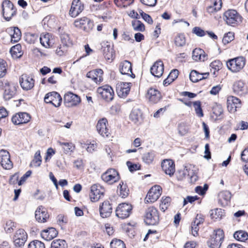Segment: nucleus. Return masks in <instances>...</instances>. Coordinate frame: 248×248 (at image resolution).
<instances>
[{"label":"nucleus","mask_w":248,"mask_h":248,"mask_svg":"<svg viewBox=\"0 0 248 248\" xmlns=\"http://www.w3.org/2000/svg\"><path fill=\"white\" fill-rule=\"evenodd\" d=\"M101 45L102 51L105 58L108 61H112L115 57V52L113 48L107 42H103Z\"/></svg>","instance_id":"obj_22"},{"label":"nucleus","mask_w":248,"mask_h":248,"mask_svg":"<svg viewBox=\"0 0 248 248\" xmlns=\"http://www.w3.org/2000/svg\"><path fill=\"white\" fill-rule=\"evenodd\" d=\"M231 193L229 191H224L220 193L219 195V202L223 206H225L228 204L229 202L231 199Z\"/></svg>","instance_id":"obj_36"},{"label":"nucleus","mask_w":248,"mask_h":248,"mask_svg":"<svg viewBox=\"0 0 248 248\" xmlns=\"http://www.w3.org/2000/svg\"><path fill=\"white\" fill-rule=\"evenodd\" d=\"M44 101L46 103H50L55 107H58L61 105L62 98L57 92H52L46 94Z\"/></svg>","instance_id":"obj_11"},{"label":"nucleus","mask_w":248,"mask_h":248,"mask_svg":"<svg viewBox=\"0 0 248 248\" xmlns=\"http://www.w3.org/2000/svg\"><path fill=\"white\" fill-rule=\"evenodd\" d=\"M111 248H126L125 244L120 239H113L110 243Z\"/></svg>","instance_id":"obj_49"},{"label":"nucleus","mask_w":248,"mask_h":248,"mask_svg":"<svg viewBox=\"0 0 248 248\" xmlns=\"http://www.w3.org/2000/svg\"><path fill=\"white\" fill-rule=\"evenodd\" d=\"M234 39V34L232 32H229L225 34L222 39V42L225 45L229 43Z\"/></svg>","instance_id":"obj_61"},{"label":"nucleus","mask_w":248,"mask_h":248,"mask_svg":"<svg viewBox=\"0 0 248 248\" xmlns=\"http://www.w3.org/2000/svg\"><path fill=\"white\" fill-rule=\"evenodd\" d=\"M77 28L83 29L86 31H89L93 27V22L86 17H83L80 19H77L74 23Z\"/></svg>","instance_id":"obj_8"},{"label":"nucleus","mask_w":248,"mask_h":248,"mask_svg":"<svg viewBox=\"0 0 248 248\" xmlns=\"http://www.w3.org/2000/svg\"><path fill=\"white\" fill-rule=\"evenodd\" d=\"M58 143L62 147L64 153L66 154H71L75 149V146L72 142L58 141Z\"/></svg>","instance_id":"obj_37"},{"label":"nucleus","mask_w":248,"mask_h":248,"mask_svg":"<svg viewBox=\"0 0 248 248\" xmlns=\"http://www.w3.org/2000/svg\"><path fill=\"white\" fill-rule=\"evenodd\" d=\"M221 0H210V5L207 7L206 11L210 15H213L219 11L222 7Z\"/></svg>","instance_id":"obj_29"},{"label":"nucleus","mask_w":248,"mask_h":248,"mask_svg":"<svg viewBox=\"0 0 248 248\" xmlns=\"http://www.w3.org/2000/svg\"><path fill=\"white\" fill-rule=\"evenodd\" d=\"M28 235L23 229L17 230L14 236V242L16 246L20 247L23 246L27 241Z\"/></svg>","instance_id":"obj_13"},{"label":"nucleus","mask_w":248,"mask_h":248,"mask_svg":"<svg viewBox=\"0 0 248 248\" xmlns=\"http://www.w3.org/2000/svg\"><path fill=\"white\" fill-rule=\"evenodd\" d=\"M0 88L4 90L3 97L5 100H9L15 94L16 87L5 81L0 82Z\"/></svg>","instance_id":"obj_9"},{"label":"nucleus","mask_w":248,"mask_h":248,"mask_svg":"<svg viewBox=\"0 0 248 248\" xmlns=\"http://www.w3.org/2000/svg\"><path fill=\"white\" fill-rule=\"evenodd\" d=\"M112 207L108 201L104 202L100 205L99 211L101 217L106 218L109 217L112 213Z\"/></svg>","instance_id":"obj_27"},{"label":"nucleus","mask_w":248,"mask_h":248,"mask_svg":"<svg viewBox=\"0 0 248 248\" xmlns=\"http://www.w3.org/2000/svg\"><path fill=\"white\" fill-rule=\"evenodd\" d=\"M208 186L207 184H204L203 187L201 186H197L195 187V192L201 195H203L205 193L206 191L208 189Z\"/></svg>","instance_id":"obj_62"},{"label":"nucleus","mask_w":248,"mask_h":248,"mask_svg":"<svg viewBox=\"0 0 248 248\" xmlns=\"http://www.w3.org/2000/svg\"><path fill=\"white\" fill-rule=\"evenodd\" d=\"M211 237L222 243L224 237L223 230L219 229L215 230Z\"/></svg>","instance_id":"obj_46"},{"label":"nucleus","mask_w":248,"mask_h":248,"mask_svg":"<svg viewBox=\"0 0 248 248\" xmlns=\"http://www.w3.org/2000/svg\"><path fill=\"white\" fill-rule=\"evenodd\" d=\"M21 87L24 90L31 89L34 85V80L26 75H22L19 79Z\"/></svg>","instance_id":"obj_18"},{"label":"nucleus","mask_w":248,"mask_h":248,"mask_svg":"<svg viewBox=\"0 0 248 248\" xmlns=\"http://www.w3.org/2000/svg\"><path fill=\"white\" fill-rule=\"evenodd\" d=\"M103 71L101 69L91 71L87 73L86 77L92 79L94 82L99 84L103 80Z\"/></svg>","instance_id":"obj_25"},{"label":"nucleus","mask_w":248,"mask_h":248,"mask_svg":"<svg viewBox=\"0 0 248 248\" xmlns=\"http://www.w3.org/2000/svg\"><path fill=\"white\" fill-rule=\"evenodd\" d=\"M193 106L195 108V111L197 115L199 117H202L203 116V113L201 108V102L200 101L194 102Z\"/></svg>","instance_id":"obj_52"},{"label":"nucleus","mask_w":248,"mask_h":248,"mask_svg":"<svg viewBox=\"0 0 248 248\" xmlns=\"http://www.w3.org/2000/svg\"><path fill=\"white\" fill-rule=\"evenodd\" d=\"M161 97V94L157 90L151 88L148 90L146 97L150 102L156 103L160 100Z\"/></svg>","instance_id":"obj_30"},{"label":"nucleus","mask_w":248,"mask_h":248,"mask_svg":"<svg viewBox=\"0 0 248 248\" xmlns=\"http://www.w3.org/2000/svg\"><path fill=\"white\" fill-rule=\"evenodd\" d=\"M118 188H119V195L123 198L126 197L129 194V189L126 184H124L122 182V184H120Z\"/></svg>","instance_id":"obj_47"},{"label":"nucleus","mask_w":248,"mask_h":248,"mask_svg":"<svg viewBox=\"0 0 248 248\" xmlns=\"http://www.w3.org/2000/svg\"><path fill=\"white\" fill-rule=\"evenodd\" d=\"M130 120L135 124L137 123L141 120V113L138 109H133L130 114Z\"/></svg>","instance_id":"obj_40"},{"label":"nucleus","mask_w":248,"mask_h":248,"mask_svg":"<svg viewBox=\"0 0 248 248\" xmlns=\"http://www.w3.org/2000/svg\"><path fill=\"white\" fill-rule=\"evenodd\" d=\"M188 175L189 176L190 181L191 183H195L198 178V177L195 172H194L193 170L190 171V168L188 169Z\"/></svg>","instance_id":"obj_64"},{"label":"nucleus","mask_w":248,"mask_h":248,"mask_svg":"<svg viewBox=\"0 0 248 248\" xmlns=\"http://www.w3.org/2000/svg\"><path fill=\"white\" fill-rule=\"evenodd\" d=\"M80 97L77 94L69 92L64 96V103L67 107H72L78 105L80 102Z\"/></svg>","instance_id":"obj_12"},{"label":"nucleus","mask_w":248,"mask_h":248,"mask_svg":"<svg viewBox=\"0 0 248 248\" xmlns=\"http://www.w3.org/2000/svg\"><path fill=\"white\" fill-rule=\"evenodd\" d=\"M25 40L29 44H33L37 39L38 36L35 34L28 33L25 36Z\"/></svg>","instance_id":"obj_58"},{"label":"nucleus","mask_w":248,"mask_h":248,"mask_svg":"<svg viewBox=\"0 0 248 248\" xmlns=\"http://www.w3.org/2000/svg\"><path fill=\"white\" fill-rule=\"evenodd\" d=\"M210 217L215 220H220L224 216V211L221 209H215L210 211Z\"/></svg>","instance_id":"obj_39"},{"label":"nucleus","mask_w":248,"mask_h":248,"mask_svg":"<svg viewBox=\"0 0 248 248\" xmlns=\"http://www.w3.org/2000/svg\"><path fill=\"white\" fill-rule=\"evenodd\" d=\"M204 220V216L201 214H198L193 222V223L194 224V225L199 226L200 224L202 223Z\"/></svg>","instance_id":"obj_63"},{"label":"nucleus","mask_w":248,"mask_h":248,"mask_svg":"<svg viewBox=\"0 0 248 248\" xmlns=\"http://www.w3.org/2000/svg\"><path fill=\"white\" fill-rule=\"evenodd\" d=\"M108 121L106 118H102L98 121L96 128L99 134L104 137H108L109 134V129L107 127Z\"/></svg>","instance_id":"obj_20"},{"label":"nucleus","mask_w":248,"mask_h":248,"mask_svg":"<svg viewBox=\"0 0 248 248\" xmlns=\"http://www.w3.org/2000/svg\"><path fill=\"white\" fill-rule=\"evenodd\" d=\"M206 55L204 51L200 48H195L192 52V59L196 61L204 62L206 59Z\"/></svg>","instance_id":"obj_34"},{"label":"nucleus","mask_w":248,"mask_h":248,"mask_svg":"<svg viewBox=\"0 0 248 248\" xmlns=\"http://www.w3.org/2000/svg\"><path fill=\"white\" fill-rule=\"evenodd\" d=\"M101 178L108 184H112L119 180L120 176L115 170L109 169L102 175Z\"/></svg>","instance_id":"obj_7"},{"label":"nucleus","mask_w":248,"mask_h":248,"mask_svg":"<svg viewBox=\"0 0 248 248\" xmlns=\"http://www.w3.org/2000/svg\"><path fill=\"white\" fill-rule=\"evenodd\" d=\"M35 218L39 222L44 223L49 218V215L46 208L42 206H39L35 211Z\"/></svg>","instance_id":"obj_21"},{"label":"nucleus","mask_w":248,"mask_h":248,"mask_svg":"<svg viewBox=\"0 0 248 248\" xmlns=\"http://www.w3.org/2000/svg\"><path fill=\"white\" fill-rule=\"evenodd\" d=\"M84 9V5L80 0H73L69 11V15L73 17L77 16Z\"/></svg>","instance_id":"obj_17"},{"label":"nucleus","mask_w":248,"mask_h":248,"mask_svg":"<svg viewBox=\"0 0 248 248\" xmlns=\"http://www.w3.org/2000/svg\"><path fill=\"white\" fill-rule=\"evenodd\" d=\"M31 119L30 115L26 112H19L16 114L12 118V121L15 124L27 123Z\"/></svg>","instance_id":"obj_19"},{"label":"nucleus","mask_w":248,"mask_h":248,"mask_svg":"<svg viewBox=\"0 0 248 248\" xmlns=\"http://www.w3.org/2000/svg\"><path fill=\"white\" fill-rule=\"evenodd\" d=\"M204 77L201 73H199L196 70H192L189 75L190 80L193 82H197L200 80L205 79Z\"/></svg>","instance_id":"obj_43"},{"label":"nucleus","mask_w":248,"mask_h":248,"mask_svg":"<svg viewBox=\"0 0 248 248\" xmlns=\"http://www.w3.org/2000/svg\"><path fill=\"white\" fill-rule=\"evenodd\" d=\"M150 72L152 75L157 78H160L164 72V64L163 62L159 60L155 62L150 68Z\"/></svg>","instance_id":"obj_24"},{"label":"nucleus","mask_w":248,"mask_h":248,"mask_svg":"<svg viewBox=\"0 0 248 248\" xmlns=\"http://www.w3.org/2000/svg\"><path fill=\"white\" fill-rule=\"evenodd\" d=\"M134 1V0H115L116 5L119 7H127L130 5Z\"/></svg>","instance_id":"obj_57"},{"label":"nucleus","mask_w":248,"mask_h":248,"mask_svg":"<svg viewBox=\"0 0 248 248\" xmlns=\"http://www.w3.org/2000/svg\"><path fill=\"white\" fill-rule=\"evenodd\" d=\"M162 188L158 185L152 186L145 199L146 203L154 202L156 201L161 194Z\"/></svg>","instance_id":"obj_6"},{"label":"nucleus","mask_w":248,"mask_h":248,"mask_svg":"<svg viewBox=\"0 0 248 248\" xmlns=\"http://www.w3.org/2000/svg\"><path fill=\"white\" fill-rule=\"evenodd\" d=\"M132 206L127 203L119 204L115 210L116 216L121 219L128 217L131 213Z\"/></svg>","instance_id":"obj_5"},{"label":"nucleus","mask_w":248,"mask_h":248,"mask_svg":"<svg viewBox=\"0 0 248 248\" xmlns=\"http://www.w3.org/2000/svg\"><path fill=\"white\" fill-rule=\"evenodd\" d=\"M42 159L40 155V151L38 150L35 154L34 159L32 162V163L34 166L36 167H39L41 163Z\"/></svg>","instance_id":"obj_56"},{"label":"nucleus","mask_w":248,"mask_h":248,"mask_svg":"<svg viewBox=\"0 0 248 248\" xmlns=\"http://www.w3.org/2000/svg\"><path fill=\"white\" fill-rule=\"evenodd\" d=\"M9 31L11 33V42L16 43L20 39L21 32L17 27H11L9 29Z\"/></svg>","instance_id":"obj_35"},{"label":"nucleus","mask_w":248,"mask_h":248,"mask_svg":"<svg viewBox=\"0 0 248 248\" xmlns=\"http://www.w3.org/2000/svg\"><path fill=\"white\" fill-rule=\"evenodd\" d=\"M227 107L229 111L234 112L241 107V101L238 98L230 96L227 99Z\"/></svg>","instance_id":"obj_28"},{"label":"nucleus","mask_w":248,"mask_h":248,"mask_svg":"<svg viewBox=\"0 0 248 248\" xmlns=\"http://www.w3.org/2000/svg\"><path fill=\"white\" fill-rule=\"evenodd\" d=\"M67 244L65 240L56 239L53 240L51 244V248H66Z\"/></svg>","instance_id":"obj_45"},{"label":"nucleus","mask_w":248,"mask_h":248,"mask_svg":"<svg viewBox=\"0 0 248 248\" xmlns=\"http://www.w3.org/2000/svg\"><path fill=\"white\" fill-rule=\"evenodd\" d=\"M10 52L13 57L19 58L22 55L21 46L20 44H17L11 47Z\"/></svg>","instance_id":"obj_42"},{"label":"nucleus","mask_w":248,"mask_h":248,"mask_svg":"<svg viewBox=\"0 0 248 248\" xmlns=\"http://www.w3.org/2000/svg\"><path fill=\"white\" fill-rule=\"evenodd\" d=\"M221 243V242H218V240L211 237L207 241V245L210 248H220Z\"/></svg>","instance_id":"obj_53"},{"label":"nucleus","mask_w":248,"mask_h":248,"mask_svg":"<svg viewBox=\"0 0 248 248\" xmlns=\"http://www.w3.org/2000/svg\"><path fill=\"white\" fill-rule=\"evenodd\" d=\"M28 248H45V245L39 240H34L28 245Z\"/></svg>","instance_id":"obj_60"},{"label":"nucleus","mask_w":248,"mask_h":248,"mask_svg":"<svg viewBox=\"0 0 248 248\" xmlns=\"http://www.w3.org/2000/svg\"><path fill=\"white\" fill-rule=\"evenodd\" d=\"M7 72V64L6 62L0 59V78H3Z\"/></svg>","instance_id":"obj_54"},{"label":"nucleus","mask_w":248,"mask_h":248,"mask_svg":"<svg viewBox=\"0 0 248 248\" xmlns=\"http://www.w3.org/2000/svg\"><path fill=\"white\" fill-rule=\"evenodd\" d=\"M222 66V63L219 60H215L210 63L211 72L213 73L214 76H216V72L221 68Z\"/></svg>","instance_id":"obj_41"},{"label":"nucleus","mask_w":248,"mask_h":248,"mask_svg":"<svg viewBox=\"0 0 248 248\" xmlns=\"http://www.w3.org/2000/svg\"><path fill=\"white\" fill-rule=\"evenodd\" d=\"M104 189L100 186L93 185L91 187L90 197L92 202L98 201L103 196Z\"/></svg>","instance_id":"obj_16"},{"label":"nucleus","mask_w":248,"mask_h":248,"mask_svg":"<svg viewBox=\"0 0 248 248\" xmlns=\"http://www.w3.org/2000/svg\"><path fill=\"white\" fill-rule=\"evenodd\" d=\"M41 234L44 240L50 241L56 237L58 232L55 228L51 227L42 231Z\"/></svg>","instance_id":"obj_32"},{"label":"nucleus","mask_w":248,"mask_h":248,"mask_svg":"<svg viewBox=\"0 0 248 248\" xmlns=\"http://www.w3.org/2000/svg\"><path fill=\"white\" fill-rule=\"evenodd\" d=\"M159 220L158 210L154 207H148L145 211V222L149 225L157 224Z\"/></svg>","instance_id":"obj_2"},{"label":"nucleus","mask_w":248,"mask_h":248,"mask_svg":"<svg viewBox=\"0 0 248 248\" xmlns=\"http://www.w3.org/2000/svg\"><path fill=\"white\" fill-rule=\"evenodd\" d=\"M16 227L15 223L10 220L6 222L4 229L7 233H11Z\"/></svg>","instance_id":"obj_59"},{"label":"nucleus","mask_w":248,"mask_h":248,"mask_svg":"<svg viewBox=\"0 0 248 248\" xmlns=\"http://www.w3.org/2000/svg\"><path fill=\"white\" fill-rule=\"evenodd\" d=\"M40 41L41 45L45 48L51 47L54 44L52 36L48 33H43L40 37Z\"/></svg>","instance_id":"obj_31"},{"label":"nucleus","mask_w":248,"mask_h":248,"mask_svg":"<svg viewBox=\"0 0 248 248\" xmlns=\"http://www.w3.org/2000/svg\"><path fill=\"white\" fill-rule=\"evenodd\" d=\"M233 90L236 94L243 95L246 92V87L243 81H237L233 84Z\"/></svg>","instance_id":"obj_33"},{"label":"nucleus","mask_w":248,"mask_h":248,"mask_svg":"<svg viewBox=\"0 0 248 248\" xmlns=\"http://www.w3.org/2000/svg\"><path fill=\"white\" fill-rule=\"evenodd\" d=\"M175 43L178 46H182L186 44V39L184 34H179L175 38Z\"/></svg>","instance_id":"obj_51"},{"label":"nucleus","mask_w":248,"mask_h":248,"mask_svg":"<svg viewBox=\"0 0 248 248\" xmlns=\"http://www.w3.org/2000/svg\"><path fill=\"white\" fill-rule=\"evenodd\" d=\"M179 74V71L177 69H173L170 73L167 78L164 81L163 84L164 85H168L171 82L173 81L177 77Z\"/></svg>","instance_id":"obj_38"},{"label":"nucleus","mask_w":248,"mask_h":248,"mask_svg":"<svg viewBox=\"0 0 248 248\" xmlns=\"http://www.w3.org/2000/svg\"><path fill=\"white\" fill-rule=\"evenodd\" d=\"M162 170L166 174L171 176L175 172L174 162L170 159L164 160L161 163Z\"/></svg>","instance_id":"obj_26"},{"label":"nucleus","mask_w":248,"mask_h":248,"mask_svg":"<svg viewBox=\"0 0 248 248\" xmlns=\"http://www.w3.org/2000/svg\"><path fill=\"white\" fill-rule=\"evenodd\" d=\"M132 26L135 31H143L145 30L144 24L139 20H134L132 21Z\"/></svg>","instance_id":"obj_48"},{"label":"nucleus","mask_w":248,"mask_h":248,"mask_svg":"<svg viewBox=\"0 0 248 248\" xmlns=\"http://www.w3.org/2000/svg\"><path fill=\"white\" fill-rule=\"evenodd\" d=\"M223 19L226 23L231 26H234L241 21V17L237 12L233 9H229L223 14Z\"/></svg>","instance_id":"obj_3"},{"label":"nucleus","mask_w":248,"mask_h":248,"mask_svg":"<svg viewBox=\"0 0 248 248\" xmlns=\"http://www.w3.org/2000/svg\"><path fill=\"white\" fill-rule=\"evenodd\" d=\"M97 92L98 94H100L102 98L106 101L109 102L113 99V90L110 86L108 85L99 87Z\"/></svg>","instance_id":"obj_10"},{"label":"nucleus","mask_w":248,"mask_h":248,"mask_svg":"<svg viewBox=\"0 0 248 248\" xmlns=\"http://www.w3.org/2000/svg\"><path fill=\"white\" fill-rule=\"evenodd\" d=\"M0 164L5 170H10L13 167L9 152L6 150L0 151Z\"/></svg>","instance_id":"obj_14"},{"label":"nucleus","mask_w":248,"mask_h":248,"mask_svg":"<svg viewBox=\"0 0 248 248\" xmlns=\"http://www.w3.org/2000/svg\"><path fill=\"white\" fill-rule=\"evenodd\" d=\"M233 236L236 240L242 242H244L248 239V233L243 231H239L235 232Z\"/></svg>","instance_id":"obj_44"},{"label":"nucleus","mask_w":248,"mask_h":248,"mask_svg":"<svg viewBox=\"0 0 248 248\" xmlns=\"http://www.w3.org/2000/svg\"><path fill=\"white\" fill-rule=\"evenodd\" d=\"M131 83L130 82H119L116 85V92L118 96L124 98L129 93Z\"/></svg>","instance_id":"obj_15"},{"label":"nucleus","mask_w":248,"mask_h":248,"mask_svg":"<svg viewBox=\"0 0 248 248\" xmlns=\"http://www.w3.org/2000/svg\"><path fill=\"white\" fill-rule=\"evenodd\" d=\"M62 43L63 45L67 46L72 44V41L70 40L69 35L67 33H64L61 36Z\"/></svg>","instance_id":"obj_55"},{"label":"nucleus","mask_w":248,"mask_h":248,"mask_svg":"<svg viewBox=\"0 0 248 248\" xmlns=\"http://www.w3.org/2000/svg\"><path fill=\"white\" fill-rule=\"evenodd\" d=\"M246 60L243 57L230 59L226 62L228 69L233 73L240 72L244 68Z\"/></svg>","instance_id":"obj_1"},{"label":"nucleus","mask_w":248,"mask_h":248,"mask_svg":"<svg viewBox=\"0 0 248 248\" xmlns=\"http://www.w3.org/2000/svg\"><path fill=\"white\" fill-rule=\"evenodd\" d=\"M2 15L7 21H9L16 14V9L13 3L9 0H4L2 3Z\"/></svg>","instance_id":"obj_4"},{"label":"nucleus","mask_w":248,"mask_h":248,"mask_svg":"<svg viewBox=\"0 0 248 248\" xmlns=\"http://www.w3.org/2000/svg\"><path fill=\"white\" fill-rule=\"evenodd\" d=\"M119 71L123 75H127L133 78H135V75L132 71V64L128 61L125 60L120 63Z\"/></svg>","instance_id":"obj_23"},{"label":"nucleus","mask_w":248,"mask_h":248,"mask_svg":"<svg viewBox=\"0 0 248 248\" xmlns=\"http://www.w3.org/2000/svg\"><path fill=\"white\" fill-rule=\"evenodd\" d=\"M155 156V153L153 151L146 153L143 155V161L146 163L149 164L153 161Z\"/></svg>","instance_id":"obj_50"}]
</instances>
